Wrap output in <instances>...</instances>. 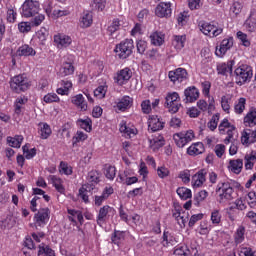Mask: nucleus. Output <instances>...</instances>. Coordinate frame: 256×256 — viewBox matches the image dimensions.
I'll return each instance as SVG.
<instances>
[{
  "mask_svg": "<svg viewBox=\"0 0 256 256\" xmlns=\"http://www.w3.org/2000/svg\"><path fill=\"white\" fill-rule=\"evenodd\" d=\"M9 85L13 93H24V91H27L31 87V81H29L27 75L20 74L12 77Z\"/></svg>",
  "mask_w": 256,
  "mask_h": 256,
  "instance_id": "f257e3e1",
  "label": "nucleus"
},
{
  "mask_svg": "<svg viewBox=\"0 0 256 256\" xmlns=\"http://www.w3.org/2000/svg\"><path fill=\"white\" fill-rule=\"evenodd\" d=\"M216 193L219 195V203H227L233 199V186L229 182H220L217 184Z\"/></svg>",
  "mask_w": 256,
  "mask_h": 256,
  "instance_id": "f03ea898",
  "label": "nucleus"
},
{
  "mask_svg": "<svg viewBox=\"0 0 256 256\" xmlns=\"http://www.w3.org/2000/svg\"><path fill=\"white\" fill-rule=\"evenodd\" d=\"M134 48L135 45L133 44V40L126 39L116 45L114 51L119 59H127L128 57H131Z\"/></svg>",
  "mask_w": 256,
  "mask_h": 256,
  "instance_id": "7ed1b4c3",
  "label": "nucleus"
},
{
  "mask_svg": "<svg viewBox=\"0 0 256 256\" xmlns=\"http://www.w3.org/2000/svg\"><path fill=\"white\" fill-rule=\"evenodd\" d=\"M218 129L221 135H227V137L224 139V143L229 145V143H231L233 140L235 133H237V127L231 124L227 118H224L218 126Z\"/></svg>",
  "mask_w": 256,
  "mask_h": 256,
  "instance_id": "20e7f679",
  "label": "nucleus"
},
{
  "mask_svg": "<svg viewBox=\"0 0 256 256\" xmlns=\"http://www.w3.org/2000/svg\"><path fill=\"white\" fill-rule=\"evenodd\" d=\"M234 73L240 85H243V83H247V81H249V79L253 77V70L251 69V66L247 64L239 63Z\"/></svg>",
  "mask_w": 256,
  "mask_h": 256,
  "instance_id": "39448f33",
  "label": "nucleus"
},
{
  "mask_svg": "<svg viewBox=\"0 0 256 256\" xmlns=\"http://www.w3.org/2000/svg\"><path fill=\"white\" fill-rule=\"evenodd\" d=\"M166 107L169 113H177L181 109V97L177 92H169L166 95Z\"/></svg>",
  "mask_w": 256,
  "mask_h": 256,
  "instance_id": "423d86ee",
  "label": "nucleus"
},
{
  "mask_svg": "<svg viewBox=\"0 0 256 256\" xmlns=\"http://www.w3.org/2000/svg\"><path fill=\"white\" fill-rule=\"evenodd\" d=\"M127 27H129L127 18H125V16H119L109 22L107 31L109 35H115L117 31H121V29H127Z\"/></svg>",
  "mask_w": 256,
  "mask_h": 256,
  "instance_id": "0eeeda50",
  "label": "nucleus"
},
{
  "mask_svg": "<svg viewBox=\"0 0 256 256\" xmlns=\"http://www.w3.org/2000/svg\"><path fill=\"white\" fill-rule=\"evenodd\" d=\"M174 143L180 149H183L187 143H191L195 139V132L188 130L186 132H179L173 135Z\"/></svg>",
  "mask_w": 256,
  "mask_h": 256,
  "instance_id": "6e6552de",
  "label": "nucleus"
},
{
  "mask_svg": "<svg viewBox=\"0 0 256 256\" xmlns=\"http://www.w3.org/2000/svg\"><path fill=\"white\" fill-rule=\"evenodd\" d=\"M41 11L39 2L35 0H26L22 5V17H35Z\"/></svg>",
  "mask_w": 256,
  "mask_h": 256,
  "instance_id": "1a4fd4ad",
  "label": "nucleus"
},
{
  "mask_svg": "<svg viewBox=\"0 0 256 256\" xmlns=\"http://www.w3.org/2000/svg\"><path fill=\"white\" fill-rule=\"evenodd\" d=\"M199 27L200 31L204 35H207V37H219V35L223 33V27L217 26L209 22H201Z\"/></svg>",
  "mask_w": 256,
  "mask_h": 256,
  "instance_id": "9d476101",
  "label": "nucleus"
},
{
  "mask_svg": "<svg viewBox=\"0 0 256 256\" xmlns=\"http://www.w3.org/2000/svg\"><path fill=\"white\" fill-rule=\"evenodd\" d=\"M207 181V170L200 169L198 170L191 178V187L192 189H201Z\"/></svg>",
  "mask_w": 256,
  "mask_h": 256,
  "instance_id": "9b49d317",
  "label": "nucleus"
},
{
  "mask_svg": "<svg viewBox=\"0 0 256 256\" xmlns=\"http://www.w3.org/2000/svg\"><path fill=\"white\" fill-rule=\"evenodd\" d=\"M115 213H116L115 208L109 205H104L103 207H101L97 216L98 225H103L105 221H109L111 217H115Z\"/></svg>",
  "mask_w": 256,
  "mask_h": 256,
  "instance_id": "f8f14e48",
  "label": "nucleus"
},
{
  "mask_svg": "<svg viewBox=\"0 0 256 256\" xmlns=\"http://www.w3.org/2000/svg\"><path fill=\"white\" fill-rule=\"evenodd\" d=\"M51 215V210L49 208H41L34 215V223L37 227H45L46 223H49V217Z\"/></svg>",
  "mask_w": 256,
  "mask_h": 256,
  "instance_id": "ddd939ff",
  "label": "nucleus"
},
{
  "mask_svg": "<svg viewBox=\"0 0 256 256\" xmlns=\"http://www.w3.org/2000/svg\"><path fill=\"white\" fill-rule=\"evenodd\" d=\"M53 41L57 49H67L73 43L71 36L65 33H57L53 36Z\"/></svg>",
  "mask_w": 256,
  "mask_h": 256,
  "instance_id": "4468645a",
  "label": "nucleus"
},
{
  "mask_svg": "<svg viewBox=\"0 0 256 256\" xmlns=\"http://www.w3.org/2000/svg\"><path fill=\"white\" fill-rule=\"evenodd\" d=\"M233 37L225 38L221 41L220 45L216 47L215 55L216 57H225L227 55V51H229L233 47Z\"/></svg>",
  "mask_w": 256,
  "mask_h": 256,
  "instance_id": "2eb2a0df",
  "label": "nucleus"
},
{
  "mask_svg": "<svg viewBox=\"0 0 256 256\" xmlns=\"http://www.w3.org/2000/svg\"><path fill=\"white\" fill-rule=\"evenodd\" d=\"M131 77H133V72L131 71V69L124 68L116 73V75L114 76V82L120 86L127 85Z\"/></svg>",
  "mask_w": 256,
  "mask_h": 256,
  "instance_id": "dca6fc26",
  "label": "nucleus"
},
{
  "mask_svg": "<svg viewBox=\"0 0 256 256\" xmlns=\"http://www.w3.org/2000/svg\"><path fill=\"white\" fill-rule=\"evenodd\" d=\"M240 141L245 147H249V145H253V143H256V129H244L241 132Z\"/></svg>",
  "mask_w": 256,
  "mask_h": 256,
  "instance_id": "f3484780",
  "label": "nucleus"
},
{
  "mask_svg": "<svg viewBox=\"0 0 256 256\" xmlns=\"http://www.w3.org/2000/svg\"><path fill=\"white\" fill-rule=\"evenodd\" d=\"M168 77L172 83H183V81H187V70L185 68H177L169 71Z\"/></svg>",
  "mask_w": 256,
  "mask_h": 256,
  "instance_id": "a211bd4d",
  "label": "nucleus"
},
{
  "mask_svg": "<svg viewBox=\"0 0 256 256\" xmlns=\"http://www.w3.org/2000/svg\"><path fill=\"white\" fill-rule=\"evenodd\" d=\"M68 62H64L58 71V77H69L75 73V67L73 66V56H67Z\"/></svg>",
  "mask_w": 256,
  "mask_h": 256,
  "instance_id": "6ab92c4d",
  "label": "nucleus"
},
{
  "mask_svg": "<svg viewBox=\"0 0 256 256\" xmlns=\"http://www.w3.org/2000/svg\"><path fill=\"white\" fill-rule=\"evenodd\" d=\"M171 3L170 2H160L155 8V15L163 19L164 17H171Z\"/></svg>",
  "mask_w": 256,
  "mask_h": 256,
  "instance_id": "aec40b11",
  "label": "nucleus"
},
{
  "mask_svg": "<svg viewBox=\"0 0 256 256\" xmlns=\"http://www.w3.org/2000/svg\"><path fill=\"white\" fill-rule=\"evenodd\" d=\"M147 123H148V131H152V132L161 131V129L165 127V123L157 115H150L148 117Z\"/></svg>",
  "mask_w": 256,
  "mask_h": 256,
  "instance_id": "412c9836",
  "label": "nucleus"
},
{
  "mask_svg": "<svg viewBox=\"0 0 256 256\" xmlns=\"http://www.w3.org/2000/svg\"><path fill=\"white\" fill-rule=\"evenodd\" d=\"M120 133L124 135V137L131 139V137H135L137 135V128H135L132 124H127L124 120L120 122Z\"/></svg>",
  "mask_w": 256,
  "mask_h": 256,
  "instance_id": "4be33fe9",
  "label": "nucleus"
},
{
  "mask_svg": "<svg viewBox=\"0 0 256 256\" xmlns=\"http://www.w3.org/2000/svg\"><path fill=\"white\" fill-rule=\"evenodd\" d=\"M149 147L152 151H159L163 145H165V139L163 136L156 134L148 138Z\"/></svg>",
  "mask_w": 256,
  "mask_h": 256,
  "instance_id": "5701e85b",
  "label": "nucleus"
},
{
  "mask_svg": "<svg viewBox=\"0 0 256 256\" xmlns=\"http://www.w3.org/2000/svg\"><path fill=\"white\" fill-rule=\"evenodd\" d=\"M186 103H195L199 99V90L195 86H190L184 90Z\"/></svg>",
  "mask_w": 256,
  "mask_h": 256,
  "instance_id": "b1692460",
  "label": "nucleus"
},
{
  "mask_svg": "<svg viewBox=\"0 0 256 256\" xmlns=\"http://www.w3.org/2000/svg\"><path fill=\"white\" fill-rule=\"evenodd\" d=\"M71 89H73V83L69 80H62L58 83V87L56 89L57 95H69L71 93Z\"/></svg>",
  "mask_w": 256,
  "mask_h": 256,
  "instance_id": "393cba45",
  "label": "nucleus"
},
{
  "mask_svg": "<svg viewBox=\"0 0 256 256\" xmlns=\"http://www.w3.org/2000/svg\"><path fill=\"white\" fill-rule=\"evenodd\" d=\"M228 171L235 175H239L243 171V159L229 160Z\"/></svg>",
  "mask_w": 256,
  "mask_h": 256,
  "instance_id": "a878e982",
  "label": "nucleus"
},
{
  "mask_svg": "<svg viewBox=\"0 0 256 256\" xmlns=\"http://www.w3.org/2000/svg\"><path fill=\"white\" fill-rule=\"evenodd\" d=\"M71 103L79 109V111H87L89 106L87 105V101H85V97L83 94H77L71 98Z\"/></svg>",
  "mask_w": 256,
  "mask_h": 256,
  "instance_id": "bb28decb",
  "label": "nucleus"
},
{
  "mask_svg": "<svg viewBox=\"0 0 256 256\" xmlns=\"http://www.w3.org/2000/svg\"><path fill=\"white\" fill-rule=\"evenodd\" d=\"M16 55L17 57H35V55H37V51H35L33 47L29 46V44H24L17 49Z\"/></svg>",
  "mask_w": 256,
  "mask_h": 256,
  "instance_id": "cd10ccee",
  "label": "nucleus"
},
{
  "mask_svg": "<svg viewBox=\"0 0 256 256\" xmlns=\"http://www.w3.org/2000/svg\"><path fill=\"white\" fill-rule=\"evenodd\" d=\"M116 107L118 111H127V109H131V107H133V98L131 96H123L118 99Z\"/></svg>",
  "mask_w": 256,
  "mask_h": 256,
  "instance_id": "c85d7f7f",
  "label": "nucleus"
},
{
  "mask_svg": "<svg viewBox=\"0 0 256 256\" xmlns=\"http://www.w3.org/2000/svg\"><path fill=\"white\" fill-rule=\"evenodd\" d=\"M151 44L155 47H161L165 43V33L161 31H155L150 34Z\"/></svg>",
  "mask_w": 256,
  "mask_h": 256,
  "instance_id": "c756f323",
  "label": "nucleus"
},
{
  "mask_svg": "<svg viewBox=\"0 0 256 256\" xmlns=\"http://www.w3.org/2000/svg\"><path fill=\"white\" fill-rule=\"evenodd\" d=\"M49 179H50V183L53 185L56 191L58 193H61V195H63L65 193V182L63 181V179L55 175H51Z\"/></svg>",
  "mask_w": 256,
  "mask_h": 256,
  "instance_id": "7c9ffc66",
  "label": "nucleus"
},
{
  "mask_svg": "<svg viewBox=\"0 0 256 256\" xmlns=\"http://www.w3.org/2000/svg\"><path fill=\"white\" fill-rule=\"evenodd\" d=\"M133 175V171L131 170H125L122 175H120V181L124 183V185H135L137 181H139V178Z\"/></svg>",
  "mask_w": 256,
  "mask_h": 256,
  "instance_id": "2f4dec72",
  "label": "nucleus"
},
{
  "mask_svg": "<svg viewBox=\"0 0 256 256\" xmlns=\"http://www.w3.org/2000/svg\"><path fill=\"white\" fill-rule=\"evenodd\" d=\"M51 133H53V131L51 130V126H49V124L46 122H40L38 124V134L40 135V138L49 139V137H51Z\"/></svg>",
  "mask_w": 256,
  "mask_h": 256,
  "instance_id": "473e14b6",
  "label": "nucleus"
},
{
  "mask_svg": "<svg viewBox=\"0 0 256 256\" xmlns=\"http://www.w3.org/2000/svg\"><path fill=\"white\" fill-rule=\"evenodd\" d=\"M235 61L230 60L227 63H220L217 65V71L219 75H227V73H233V67Z\"/></svg>",
  "mask_w": 256,
  "mask_h": 256,
  "instance_id": "72a5a7b5",
  "label": "nucleus"
},
{
  "mask_svg": "<svg viewBox=\"0 0 256 256\" xmlns=\"http://www.w3.org/2000/svg\"><path fill=\"white\" fill-rule=\"evenodd\" d=\"M245 127H255L256 125V108H250L244 117Z\"/></svg>",
  "mask_w": 256,
  "mask_h": 256,
  "instance_id": "f704fd0d",
  "label": "nucleus"
},
{
  "mask_svg": "<svg viewBox=\"0 0 256 256\" xmlns=\"http://www.w3.org/2000/svg\"><path fill=\"white\" fill-rule=\"evenodd\" d=\"M68 219L74 225H77V222L83 225V214L79 210L68 209Z\"/></svg>",
  "mask_w": 256,
  "mask_h": 256,
  "instance_id": "c9c22d12",
  "label": "nucleus"
},
{
  "mask_svg": "<svg viewBox=\"0 0 256 256\" xmlns=\"http://www.w3.org/2000/svg\"><path fill=\"white\" fill-rule=\"evenodd\" d=\"M29 101L27 97L20 96L14 102V113L15 115H21L23 113V109H25L26 103Z\"/></svg>",
  "mask_w": 256,
  "mask_h": 256,
  "instance_id": "e433bc0d",
  "label": "nucleus"
},
{
  "mask_svg": "<svg viewBox=\"0 0 256 256\" xmlns=\"http://www.w3.org/2000/svg\"><path fill=\"white\" fill-rule=\"evenodd\" d=\"M205 146L201 142H196L187 148L188 155L195 156L204 153Z\"/></svg>",
  "mask_w": 256,
  "mask_h": 256,
  "instance_id": "4c0bfd02",
  "label": "nucleus"
},
{
  "mask_svg": "<svg viewBox=\"0 0 256 256\" xmlns=\"http://www.w3.org/2000/svg\"><path fill=\"white\" fill-rule=\"evenodd\" d=\"M187 41V36L185 35H175L172 39V46L176 51H181L183 47H185V43Z\"/></svg>",
  "mask_w": 256,
  "mask_h": 256,
  "instance_id": "58836bf2",
  "label": "nucleus"
},
{
  "mask_svg": "<svg viewBox=\"0 0 256 256\" xmlns=\"http://www.w3.org/2000/svg\"><path fill=\"white\" fill-rule=\"evenodd\" d=\"M80 27L82 29H87V27H91L93 24V14L91 12H84L79 20Z\"/></svg>",
  "mask_w": 256,
  "mask_h": 256,
  "instance_id": "ea45409f",
  "label": "nucleus"
},
{
  "mask_svg": "<svg viewBox=\"0 0 256 256\" xmlns=\"http://www.w3.org/2000/svg\"><path fill=\"white\" fill-rule=\"evenodd\" d=\"M48 38H49V30H47V28L41 27L36 32V39H37L39 45H45V43H47Z\"/></svg>",
  "mask_w": 256,
  "mask_h": 256,
  "instance_id": "a19ab883",
  "label": "nucleus"
},
{
  "mask_svg": "<svg viewBox=\"0 0 256 256\" xmlns=\"http://www.w3.org/2000/svg\"><path fill=\"white\" fill-rule=\"evenodd\" d=\"M93 191V185L91 184H84L80 189H79V196L81 199L84 201V203H89V194Z\"/></svg>",
  "mask_w": 256,
  "mask_h": 256,
  "instance_id": "79ce46f5",
  "label": "nucleus"
},
{
  "mask_svg": "<svg viewBox=\"0 0 256 256\" xmlns=\"http://www.w3.org/2000/svg\"><path fill=\"white\" fill-rule=\"evenodd\" d=\"M77 125L86 131V133H91V131H93V122L91 121V118L78 119Z\"/></svg>",
  "mask_w": 256,
  "mask_h": 256,
  "instance_id": "37998d69",
  "label": "nucleus"
},
{
  "mask_svg": "<svg viewBox=\"0 0 256 256\" xmlns=\"http://www.w3.org/2000/svg\"><path fill=\"white\" fill-rule=\"evenodd\" d=\"M245 160V169L251 170L255 166L256 161V151H252L249 154H246L244 157Z\"/></svg>",
  "mask_w": 256,
  "mask_h": 256,
  "instance_id": "c03bdc74",
  "label": "nucleus"
},
{
  "mask_svg": "<svg viewBox=\"0 0 256 256\" xmlns=\"http://www.w3.org/2000/svg\"><path fill=\"white\" fill-rule=\"evenodd\" d=\"M177 240H175V237L169 233L164 232L162 237V245L163 247H173V245H176Z\"/></svg>",
  "mask_w": 256,
  "mask_h": 256,
  "instance_id": "a18cd8bd",
  "label": "nucleus"
},
{
  "mask_svg": "<svg viewBox=\"0 0 256 256\" xmlns=\"http://www.w3.org/2000/svg\"><path fill=\"white\" fill-rule=\"evenodd\" d=\"M223 219V215L221 214V210L213 209L210 214V221L212 225L217 227V225L221 224V220Z\"/></svg>",
  "mask_w": 256,
  "mask_h": 256,
  "instance_id": "49530a36",
  "label": "nucleus"
},
{
  "mask_svg": "<svg viewBox=\"0 0 256 256\" xmlns=\"http://www.w3.org/2000/svg\"><path fill=\"white\" fill-rule=\"evenodd\" d=\"M177 195L182 199V201H187V199H191L193 197V193L191 192V189L187 187H179L176 190Z\"/></svg>",
  "mask_w": 256,
  "mask_h": 256,
  "instance_id": "de8ad7c7",
  "label": "nucleus"
},
{
  "mask_svg": "<svg viewBox=\"0 0 256 256\" xmlns=\"http://www.w3.org/2000/svg\"><path fill=\"white\" fill-rule=\"evenodd\" d=\"M245 105H247V99L244 97L239 98L234 104V113L242 115L243 111H245Z\"/></svg>",
  "mask_w": 256,
  "mask_h": 256,
  "instance_id": "09e8293b",
  "label": "nucleus"
},
{
  "mask_svg": "<svg viewBox=\"0 0 256 256\" xmlns=\"http://www.w3.org/2000/svg\"><path fill=\"white\" fill-rule=\"evenodd\" d=\"M7 143L10 147L19 149V147H21V143H23V136L22 135H16L14 137L9 136L7 138Z\"/></svg>",
  "mask_w": 256,
  "mask_h": 256,
  "instance_id": "8fccbe9b",
  "label": "nucleus"
},
{
  "mask_svg": "<svg viewBox=\"0 0 256 256\" xmlns=\"http://www.w3.org/2000/svg\"><path fill=\"white\" fill-rule=\"evenodd\" d=\"M196 232L199 233V235H209L211 232V225L207 222V220H204L200 222Z\"/></svg>",
  "mask_w": 256,
  "mask_h": 256,
  "instance_id": "3c124183",
  "label": "nucleus"
},
{
  "mask_svg": "<svg viewBox=\"0 0 256 256\" xmlns=\"http://www.w3.org/2000/svg\"><path fill=\"white\" fill-rule=\"evenodd\" d=\"M234 241L237 245L243 243L245 241V227L244 226H239L236 229V232L234 234Z\"/></svg>",
  "mask_w": 256,
  "mask_h": 256,
  "instance_id": "603ef678",
  "label": "nucleus"
},
{
  "mask_svg": "<svg viewBox=\"0 0 256 256\" xmlns=\"http://www.w3.org/2000/svg\"><path fill=\"white\" fill-rule=\"evenodd\" d=\"M88 137L89 136L87 133L78 130L72 138V143L73 145H77V143H83V141H87Z\"/></svg>",
  "mask_w": 256,
  "mask_h": 256,
  "instance_id": "864d4df0",
  "label": "nucleus"
},
{
  "mask_svg": "<svg viewBox=\"0 0 256 256\" xmlns=\"http://www.w3.org/2000/svg\"><path fill=\"white\" fill-rule=\"evenodd\" d=\"M55 256V251L45 244L39 245L38 256Z\"/></svg>",
  "mask_w": 256,
  "mask_h": 256,
  "instance_id": "5fc2aeb1",
  "label": "nucleus"
},
{
  "mask_svg": "<svg viewBox=\"0 0 256 256\" xmlns=\"http://www.w3.org/2000/svg\"><path fill=\"white\" fill-rule=\"evenodd\" d=\"M221 107L225 113H229V111H231V97L229 95L221 97Z\"/></svg>",
  "mask_w": 256,
  "mask_h": 256,
  "instance_id": "6e6d98bb",
  "label": "nucleus"
},
{
  "mask_svg": "<svg viewBox=\"0 0 256 256\" xmlns=\"http://www.w3.org/2000/svg\"><path fill=\"white\" fill-rule=\"evenodd\" d=\"M236 37L240 40L244 47H251V40L249 39V36H247V34L242 31H238L236 33Z\"/></svg>",
  "mask_w": 256,
  "mask_h": 256,
  "instance_id": "4d7b16f0",
  "label": "nucleus"
},
{
  "mask_svg": "<svg viewBox=\"0 0 256 256\" xmlns=\"http://www.w3.org/2000/svg\"><path fill=\"white\" fill-rule=\"evenodd\" d=\"M243 11V3L236 1L230 7V13L233 17H237Z\"/></svg>",
  "mask_w": 256,
  "mask_h": 256,
  "instance_id": "13d9d810",
  "label": "nucleus"
},
{
  "mask_svg": "<svg viewBox=\"0 0 256 256\" xmlns=\"http://www.w3.org/2000/svg\"><path fill=\"white\" fill-rule=\"evenodd\" d=\"M22 151L25 159H33L37 155V150L35 148L29 149V145L27 144L22 147Z\"/></svg>",
  "mask_w": 256,
  "mask_h": 256,
  "instance_id": "bf43d9fd",
  "label": "nucleus"
},
{
  "mask_svg": "<svg viewBox=\"0 0 256 256\" xmlns=\"http://www.w3.org/2000/svg\"><path fill=\"white\" fill-rule=\"evenodd\" d=\"M174 256H191V250L186 245L179 246L175 248Z\"/></svg>",
  "mask_w": 256,
  "mask_h": 256,
  "instance_id": "052dcab7",
  "label": "nucleus"
},
{
  "mask_svg": "<svg viewBox=\"0 0 256 256\" xmlns=\"http://www.w3.org/2000/svg\"><path fill=\"white\" fill-rule=\"evenodd\" d=\"M59 173L61 175H73V168L66 162H60Z\"/></svg>",
  "mask_w": 256,
  "mask_h": 256,
  "instance_id": "680f3d73",
  "label": "nucleus"
},
{
  "mask_svg": "<svg viewBox=\"0 0 256 256\" xmlns=\"http://www.w3.org/2000/svg\"><path fill=\"white\" fill-rule=\"evenodd\" d=\"M44 103L51 104V103H59L61 98L55 93H48L43 97Z\"/></svg>",
  "mask_w": 256,
  "mask_h": 256,
  "instance_id": "e2e57ef3",
  "label": "nucleus"
},
{
  "mask_svg": "<svg viewBox=\"0 0 256 256\" xmlns=\"http://www.w3.org/2000/svg\"><path fill=\"white\" fill-rule=\"evenodd\" d=\"M105 95H107V85L98 86L94 90V97H96L97 99H103L105 98Z\"/></svg>",
  "mask_w": 256,
  "mask_h": 256,
  "instance_id": "0e129e2a",
  "label": "nucleus"
},
{
  "mask_svg": "<svg viewBox=\"0 0 256 256\" xmlns=\"http://www.w3.org/2000/svg\"><path fill=\"white\" fill-rule=\"evenodd\" d=\"M1 229H13L15 227V219L9 216L6 219L2 220L0 224Z\"/></svg>",
  "mask_w": 256,
  "mask_h": 256,
  "instance_id": "69168bd1",
  "label": "nucleus"
},
{
  "mask_svg": "<svg viewBox=\"0 0 256 256\" xmlns=\"http://www.w3.org/2000/svg\"><path fill=\"white\" fill-rule=\"evenodd\" d=\"M244 27L246 30L249 31V33H253L256 31V19L255 18H248L245 23Z\"/></svg>",
  "mask_w": 256,
  "mask_h": 256,
  "instance_id": "338daca9",
  "label": "nucleus"
},
{
  "mask_svg": "<svg viewBox=\"0 0 256 256\" xmlns=\"http://www.w3.org/2000/svg\"><path fill=\"white\" fill-rule=\"evenodd\" d=\"M239 256H256V250L243 246L240 248Z\"/></svg>",
  "mask_w": 256,
  "mask_h": 256,
  "instance_id": "774afa93",
  "label": "nucleus"
}]
</instances>
